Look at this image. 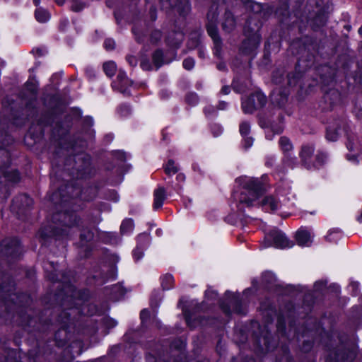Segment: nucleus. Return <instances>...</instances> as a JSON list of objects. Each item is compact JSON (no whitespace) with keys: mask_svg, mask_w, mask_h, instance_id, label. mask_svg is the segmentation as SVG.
Instances as JSON below:
<instances>
[{"mask_svg":"<svg viewBox=\"0 0 362 362\" xmlns=\"http://www.w3.org/2000/svg\"><path fill=\"white\" fill-rule=\"evenodd\" d=\"M240 187V192L233 194L236 207L243 211L245 207L259 206L265 211H274L281 206V204L273 196L262 198L264 188L257 179L243 176L235 180Z\"/></svg>","mask_w":362,"mask_h":362,"instance_id":"obj_1","label":"nucleus"},{"mask_svg":"<svg viewBox=\"0 0 362 362\" xmlns=\"http://www.w3.org/2000/svg\"><path fill=\"white\" fill-rule=\"evenodd\" d=\"M54 219L60 221L62 228H58V227L54 228L50 235L59 238L68 237L70 235V231L72 228L76 227L81 231L80 239L82 245H85L93 239V231L83 226L81 228V220L74 212H60L54 215Z\"/></svg>","mask_w":362,"mask_h":362,"instance_id":"obj_2","label":"nucleus"},{"mask_svg":"<svg viewBox=\"0 0 362 362\" xmlns=\"http://www.w3.org/2000/svg\"><path fill=\"white\" fill-rule=\"evenodd\" d=\"M293 245V243L290 242L283 233L276 229H272L269 233H266L262 247L265 248L274 246L284 249L291 247Z\"/></svg>","mask_w":362,"mask_h":362,"instance_id":"obj_3","label":"nucleus"},{"mask_svg":"<svg viewBox=\"0 0 362 362\" xmlns=\"http://www.w3.org/2000/svg\"><path fill=\"white\" fill-rule=\"evenodd\" d=\"M266 102V96L262 93L257 92L243 99L242 108L245 113H252L255 110L262 107Z\"/></svg>","mask_w":362,"mask_h":362,"instance_id":"obj_4","label":"nucleus"},{"mask_svg":"<svg viewBox=\"0 0 362 362\" xmlns=\"http://www.w3.org/2000/svg\"><path fill=\"white\" fill-rule=\"evenodd\" d=\"M21 251V247L16 238H6L0 243V253L4 256L16 257Z\"/></svg>","mask_w":362,"mask_h":362,"instance_id":"obj_5","label":"nucleus"},{"mask_svg":"<svg viewBox=\"0 0 362 362\" xmlns=\"http://www.w3.org/2000/svg\"><path fill=\"white\" fill-rule=\"evenodd\" d=\"M314 151V146L307 144L302 146L299 153L302 165L308 170L315 168V165L312 160Z\"/></svg>","mask_w":362,"mask_h":362,"instance_id":"obj_6","label":"nucleus"},{"mask_svg":"<svg viewBox=\"0 0 362 362\" xmlns=\"http://www.w3.org/2000/svg\"><path fill=\"white\" fill-rule=\"evenodd\" d=\"M132 81L127 78L126 74L119 71L116 81L112 83V87L124 94H129L127 87L132 85Z\"/></svg>","mask_w":362,"mask_h":362,"instance_id":"obj_7","label":"nucleus"},{"mask_svg":"<svg viewBox=\"0 0 362 362\" xmlns=\"http://www.w3.org/2000/svg\"><path fill=\"white\" fill-rule=\"evenodd\" d=\"M207 33L212 38L214 45V54L219 57L221 50V42L218 34L217 28L212 23L207 25Z\"/></svg>","mask_w":362,"mask_h":362,"instance_id":"obj_8","label":"nucleus"},{"mask_svg":"<svg viewBox=\"0 0 362 362\" xmlns=\"http://www.w3.org/2000/svg\"><path fill=\"white\" fill-rule=\"evenodd\" d=\"M261 37L258 33H254L251 37L245 40L242 45V50L245 53H250L255 49L260 43Z\"/></svg>","mask_w":362,"mask_h":362,"instance_id":"obj_9","label":"nucleus"},{"mask_svg":"<svg viewBox=\"0 0 362 362\" xmlns=\"http://www.w3.org/2000/svg\"><path fill=\"white\" fill-rule=\"evenodd\" d=\"M312 234L306 229H300L296 232V239L300 246L308 247L312 243Z\"/></svg>","mask_w":362,"mask_h":362,"instance_id":"obj_10","label":"nucleus"},{"mask_svg":"<svg viewBox=\"0 0 362 362\" xmlns=\"http://www.w3.org/2000/svg\"><path fill=\"white\" fill-rule=\"evenodd\" d=\"M226 296L228 298L230 299V306H232L233 312L238 314L245 313L244 310L241 308L240 305L239 294L232 293L229 291H227L226 293Z\"/></svg>","mask_w":362,"mask_h":362,"instance_id":"obj_11","label":"nucleus"},{"mask_svg":"<svg viewBox=\"0 0 362 362\" xmlns=\"http://www.w3.org/2000/svg\"><path fill=\"white\" fill-rule=\"evenodd\" d=\"M149 235L147 233H143L139 235L138 242L139 245L133 251V257L135 261H138L144 256V248L140 246L142 242H148Z\"/></svg>","mask_w":362,"mask_h":362,"instance_id":"obj_12","label":"nucleus"},{"mask_svg":"<svg viewBox=\"0 0 362 362\" xmlns=\"http://www.w3.org/2000/svg\"><path fill=\"white\" fill-rule=\"evenodd\" d=\"M166 198L165 190L163 187H158L157 189L154 191V202H153V209L157 210L163 204V202Z\"/></svg>","mask_w":362,"mask_h":362,"instance_id":"obj_13","label":"nucleus"},{"mask_svg":"<svg viewBox=\"0 0 362 362\" xmlns=\"http://www.w3.org/2000/svg\"><path fill=\"white\" fill-rule=\"evenodd\" d=\"M262 282L269 289L272 288L273 287H274L277 285L276 284V279L275 277V275L270 272H267L263 274Z\"/></svg>","mask_w":362,"mask_h":362,"instance_id":"obj_14","label":"nucleus"},{"mask_svg":"<svg viewBox=\"0 0 362 362\" xmlns=\"http://www.w3.org/2000/svg\"><path fill=\"white\" fill-rule=\"evenodd\" d=\"M235 26V21L230 13H226L225 21L223 23V28L226 32H230Z\"/></svg>","mask_w":362,"mask_h":362,"instance_id":"obj_15","label":"nucleus"},{"mask_svg":"<svg viewBox=\"0 0 362 362\" xmlns=\"http://www.w3.org/2000/svg\"><path fill=\"white\" fill-rule=\"evenodd\" d=\"M134 227V221L131 218L125 219L122 221L120 230L122 233L127 234L132 232Z\"/></svg>","mask_w":362,"mask_h":362,"instance_id":"obj_16","label":"nucleus"},{"mask_svg":"<svg viewBox=\"0 0 362 362\" xmlns=\"http://www.w3.org/2000/svg\"><path fill=\"white\" fill-rule=\"evenodd\" d=\"M174 279L171 274H167L161 278V286L163 289L169 290L173 287Z\"/></svg>","mask_w":362,"mask_h":362,"instance_id":"obj_17","label":"nucleus"},{"mask_svg":"<svg viewBox=\"0 0 362 362\" xmlns=\"http://www.w3.org/2000/svg\"><path fill=\"white\" fill-rule=\"evenodd\" d=\"M103 69L107 76L112 77L116 73L117 66L112 61L107 62L103 64Z\"/></svg>","mask_w":362,"mask_h":362,"instance_id":"obj_18","label":"nucleus"},{"mask_svg":"<svg viewBox=\"0 0 362 362\" xmlns=\"http://www.w3.org/2000/svg\"><path fill=\"white\" fill-rule=\"evenodd\" d=\"M281 150L284 153H289L293 150V144L291 141L286 136H281L279 141Z\"/></svg>","mask_w":362,"mask_h":362,"instance_id":"obj_19","label":"nucleus"},{"mask_svg":"<svg viewBox=\"0 0 362 362\" xmlns=\"http://www.w3.org/2000/svg\"><path fill=\"white\" fill-rule=\"evenodd\" d=\"M179 170V167L175 163L173 160H168L165 166V173L168 175H175Z\"/></svg>","mask_w":362,"mask_h":362,"instance_id":"obj_20","label":"nucleus"},{"mask_svg":"<svg viewBox=\"0 0 362 362\" xmlns=\"http://www.w3.org/2000/svg\"><path fill=\"white\" fill-rule=\"evenodd\" d=\"M35 18L40 23H45L49 18L48 12L41 8L35 11Z\"/></svg>","mask_w":362,"mask_h":362,"instance_id":"obj_21","label":"nucleus"},{"mask_svg":"<svg viewBox=\"0 0 362 362\" xmlns=\"http://www.w3.org/2000/svg\"><path fill=\"white\" fill-rule=\"evenodd\" d=\"M163 54L161 50H156L153 54V61L154 64L159 68L163 64Z\"/></svg>","mask_w":362,"mask_h":362,"instance_id":"obj_22","label":"nucleus"},{"mask_svg":"<svg viewBox=\"0 0 362 362\" xmlns=\"http://www.w3.org/2000/svg\"><path fill=\"white\" fill-rule=\"evenodd\" d=\"M5 177L8 180L14 182H18L20 179L19 173L16 170H12L11 172L6 173Z\"/></svg>","mask_w":362,"mask_h":362,"instance_id":"obj_23","label":"nucleus"},{"mask_svg":"<svg viewBox=\"0 0 362 362\" xmlns=\"http://www.w3.org/2000/svg\"><path fill=\"white\" fill-rule=\"evenodd\" d=\"M250 125L246 122H243L240 124V133L243 136H246L250 133Z\"/></svg>","mask_w":362,"mask_h":362,"instance_id":"obj_24","label":"nucleus"},{"mask_svg":"<svg viewBox=\"0 0 362 362\" xmlns=\"http://www.w3.org/2000/svg\"><path fill=\"white\" fill-rule=\"evenodd\" d=\"M339 134L334 129H332L329 127L327 129V139L329 141H334L337 139Z\"/></svg>","mask_w":362,"mask_h":362,"instance_id":"obj_25","label":"nucleus"},{"mask_svg":"<svg viewBox=\"0 0 362 362\" xmlns=\"http://www.w3.org/2000/svg\"><path fill=\"white\" fill-rule=\"evenodd\" d=\"M186 101L188 104L194 105L198 103V97L196 93H189L186 96Z\"/></svg>","mask_w":362,"mask_h":362,"instance_id":"obj_26","label":"nucleus"},{"mask_svg":"<svg viewBox=\"0 0 362 362\" xmlns=\"http://www.w3.org/2000/svg\"><path fill=\"white\" fill-rule=\"evenodd\" d=\"M326 158L327 156L324 153H319L318 154H317L316 162L314 163L315 165V168H317L318 166L322 165L324 163Z\"/></svg>","mask_w":362,"mask_h":362,"instance_id":"obj_27","label":"nucleus"},{"mask_svg":"<svg viewBox=\"0 0 362 362\" xmlns=\"http://www.w3.org/2000/svg\"><path fill=\"white\" fill-rule=\"evenodd\" d=\"M182 64L185 69L190 70L194 66V60L192 58H187L183 61Z\"/></svg>","mask_w":362,"mask_h":362,"instance_id":"obj_28","label":"nucleus"},{"mask_svg":"<svg viewBox=\"0 0 362 362\" xmlns=\"http://www.w3.org/2000/svg\"><path fill=\"white\" fill-rule=\"evenodd\" d=\"M115 45V41L112 39H106L104 42V47L107 50L113 49Z\"/></svg>","mask_w":362,"mask_h":362,"instance_id":"obj_29","label":"nucleus"},{"mask_svg":"<svg viewBox=\"0 0 362 362\" xmlns=\"http://www.w3.org/2000/svg\"><path fill=\"white\" fill-rule=\"evenodd\" d=\"M277 94L274 92L272 95V99L274 101V103H276L278 105H281L284 103L285 100H286V96H281L280 100H278L276 98Z\"/></svg>","mask_w":362,"mask_h":362,"instance_id":"obj_30","label":"nucleus"},{"mask_svg":"<svg viewBox=\"0 0 362 362\" xmlns=\"http://www.w3.org/2000/svg\"><path fill=\"white\" fill-rule=\"evenodd\" d=\"M204 114L207 116H211L216 112V109L212 105H207L204 109Z\"/></svg>","mask_w":362,"mask_h":362,"instance_id":"obj_31","label":"nucleus"},{"mask_svg":"<svg viewBox=\"0 0 362 362\" xmlns=\"http://www.w3.org/2000/svg\"><path fill=\"white\" fill-rule=\"evenodd\" d=\"M118 111L122 116H127L130 112V108L127 105H121Z\"/></svg>","mask_w":362,"mask_h":362,"instance_id":"obj_32","label":"nucleus"},{"mask_svg":"<svg viewBox=\"0 0 362 362\" xmlns=\"http://www.w3.org/2000/svg\"><path fill=\"white\" fill-rule=\"evenodd\" d=\"M253 144V139L252 137L243 136V146L245 148H248L252 146Z\"/></svg>","mask_w":362,"mask_h":362,"instance_id":"obj_33","label":"nucleus"},{"mask_svg":"<svg viewBox=\"0 0 362 362\" xmlns=\"http://www.w3.org/2000/svg\"><path fill=\"white\" fill-rule=\"evenodd\" d=\"M339 235L338 231H329L327 235L326 236V240L329 242H334L336 240L335 236Z\"/></svg>","mask_w":362,"mask_h":362,"instance_id":"obj_34","label":"nucleus"},{"mask_svg":"<svg viewBox=\"0 0 362 362\" xmlns=\"http://www.w3.org/2000/svg\"><path fill=\"white\" fill-rule=\"evenodd\" d=\"M356 146L357 144L355 142L354 139H349L346 147L350 151H354L356 148Z\"/></svg>","mask_w":362,"mask_h":362,"instance_id":"obj_35","label":"nucleus"},{"mask_svg":"<svg viewBox=\"0 0 362 362\" xmlns=\"http://www.w3.org/2000/svg\"><path fill=\"white\" fill-rule=\"evenodd\" d=\"M326 286V282L324 281H316L314 288L315 291H320Z\"/></svg>","mask_w":362,"mask_h":362,"instance_id":"obj_36","label":"nucleus"},{"mask_svg":"<svg viewBox=\"0 0 362 362\" xmlns=\"http://www.w3.org/2000/svg\"><path fill=\"white\" fill-rule=\"evenodd\" d=\"M140 317L142 322L146 320L149 317V311L146 309H144L141 311Z\"/></svg>","mask_w":362,"mask_h":362,"instance_id":"obj_37","label":"nucleus"},{"mask_svg":"<svg viewBox=\"0 0 362 362\" xmlns=\"http://www.w3.org/2000/svg\"><path fill=\"white\" fill-rule=\"evenodd\" d=\"M127 60L128 63L132 66H135L137 64V59L134 56H127Z\"/></svg>","mask_w":362,"mask_h":362,"instance_id":"obj_38","label":"nucleus"},{"mask_svg":"<svg viewBox=\"0 0 362 362\" xmlns=\"http://www.w3.org/2000/svg\"><path fill=\"white\" fill-rule=\"evenodd\" d=\"M112 290H113V293H117L118 292L119 297L123 296L124 295V292L123 289L121 288L120 286L115 285L112 288Z\"/></svg>","mask_w":362,"mask_h":362,"instance_id":"obj_39","label":"nucleus"},{"mask_svg":"<svg viewBox=\"0 0 362 362\" xmlns=\"http://www.w3.org/2000/svg\"><path fill=\"white\" fill-rule=\"evenodd\" d=\"M205 296L206 298H215L217 294L214 291L208 289L206 291Z\"/></svg>","mask_w":362,"mask_h":362,"instance_id":"obj_40","label":"nucleus"},{"mask_svg":"<svg viewBox=\"0 0 362 362\" xmlns=\"http://www.w3.org/2000/svg\"><path fill=\"white\" fill-rule=\"evenodd\" d=\"M141 67L144 70H150L151 69V64L148 60H143L141 62Z\"/></svg>","mask_w":362,"mask_h":362,"instance_id":"obj_41","label":"nucleus"},{"mask_svg":"<svg viewBox=\"0 0 362 362\" xmlns=\"http://www.w3.org/2000/svg\"><path fill=\"white\" fill-rule=\"evenodd\" d=\"M213 134L215 136H218L222 132V128L218 125H215L213 129Z\"/></svg>","mask_w":362,"mask_h":362,"instance_id":"obj_42","label":"nucleus"},{"mask_svg":"<svg viewBox=\"0 0 362 362\" xmlns=\"http://www.w3.org/2000/svg\"><path fill=\"white\" fill-rule=\"evenodd\" d=\"M358 286L359 284L358 282H351L349 285V287L351 288L354 295L357 293Z\"/></svg>","mask_w":362,"mask_h":362,"instance_id":"obj_43","label":"nucleus"},{"mask_svg":"<svg viewBox=\"0 0 362 362\" xmlns=\"http://www.w3.org/2000/svg\"><path fill=\"white\" fill-rule=\"evenodd\" d=\"M152 40H153V42H156L158 41V40H160L161 38V33L160 31H155L153 34H152Z\"/></svg>","mask_w":362,"mask_h":362,"instance_id":"obj_44","label":"nucleus"},{"mask_svg":"<svg viewBox=\"0 0 362 362\" xmlns=\"http://www.w3.org/2000/svg\"><path fill=\"white\" fill-rule=\"evenodd\" d=\"M221 92L225 94V95H227L230 92V88L228 86H224L221 89Z\"/></svg>","mask_w":362,"mask_h":362,"instance_id":"obj_45","label":"nucleus"},{"mask_svg":"<svg viewBox=\"0 0 362 362\" xmlns=\"http://www.w3.org/2000/svg\"><path fill=\"white\" fill-rule=\"evenodd\" d=\"M347 159L350 161L355 162L356 160V155H347Z\"/></svg>","mask_w":362,"mask_h":362,"instance_id":"obj_46","label":"nucleus"},{"mask_svg":"<svg viewBox=\"0 0 362 362\" xmlns=\"http://www.w3.org/2000/svg\"><path fill=\"white\" fill-rule=\"evenodd\" d=\"M177 180L179 181H184L185 180V176L184 174L180 173L177 175Z\"/></svg>","mask_w":362,"mask_h":362,"instance_id":"obj_47","label":"nucleus"},{"mask_svg":"<svg viewBox=\"0 0 362 362\" xmlns=\"http://www.w3.org/2000/svg\"><path fill=\"white\" fill-rule=\"evenodd\" d=\"M227 107V103L225 102H221L219 103L218 109L219 110H224Z\"/></svg>","mask_w":362,"mask_h":362,"instance_id":"obj_48","label":"nucleus"},{"mask_svg":"<svg viewBox=\"0 0 362 362\" xmlns=\"http://www.w3.org/2000/svg\"><path fill=\"white\" fill-rule=\"evenodd\" d=\"M221 307H222V309L226 313V314H230L231 313L230 311V309L224 306L223 305H221Z\"/></svg>","mask_w":362,"mask_h":362,"instance_id":"obj_49","label":"nucleus"},{"mask_svg":"<svg viewBox=\"0 0 362 362\" xmlns=\"http://www.w3.org/2000/svg\"><path fill=\"white\" fill-rule=\"evenodd\" d=\"M132 31L136 36V40L139 42L141 41V39L140 38V37L137 36L136 28H133Z\"/></svg>","mask_w":362,"mask_h":362,"instance_id":"obj_50","label":"nucleus"},{"mask_svg":"<svg viewBox=\"0 0 362 362\" xmlns=\"http://www.w3.org/2000/svg\"><path fill=\"white\" fill-rule=\"evenodd\" d=\"M218 69L219 70H223L225 69V65L222 64H220L218 65Z\"/></svg>","mask_w":362,"mask_h":362,"instance_id":"obj_51","label":"nucleus"},{"mask_svg":"<svg viewBox=\"0 0 362 362\" xmlns=\"http://www.w3.org/2000/svg\"><path fill=\"white\" fill-rule=\"evenodd\" d=\"M118 154H119V157L121 158V159L124 158V153L119 151Z\"/></svg>","mask_w":362,"mask_h":362,"instance_id":"obj_52","label":"nucleus"},{"mask_svg":"<svg viewBox=\"0 0 362 362\" xmlns=\"http://www.w3.org/2000/svg\"><path fill=\"white\" fill-rule=\"evenodd\" d=\"M57 3L59 5H62L64 3V0H57Z\"/></svg>","mask_w":362,"mask_h":362,"instance_id":"obj_53","label":"nucleus"},{"mask_svg":"<svg viewBox=\"0 0 362 362\" xmlns=\"http://www.w3.org/2000/svg\"><path fill=\"white\" fill-rule=\"evenodd\" d=\"M358 222L362 223V212L361 214L357 218Z\"/></svg>","mask_w":362,"mask_h":362,"instance_id":"obj_54","label":"nucleus"},{"mask_svg":"<svg viewBox=\"0 0 362 362\" xmlns=\"http://www.w3.org/2000/svg\"><path fill=\"white\" fill-rule=\"evenodd\" d=\"M40 0H33V2L35 6H38L40 4Z\"/></svg>","mask_w":362,"mask_h":362,"instance_id":"obj_55","label":"nucleus"},{"mask_svg":"<svg viewBox=\"0 0 362 362\" xmlns=\"http://www.w3.org/2000/svg\"><path fill=\"white\" fill-rule=\"evenodd\" d=\"M19 198L21 199H28V197L26 195H21Z\"/></svg>","mask_w":362,"mask_h":362,"instance_id":"obj_56","label":"nucleus"},{"mask_svg":"<svg viewBox=\"0 0 362 362\" xmlns=\"http://www.w3.org/2000/svg\"><path fill=\"white\" fill-rule=\"evenodd\" d=\"M282 130H283V128H282V127H279V128L276 131V133H280V132H282Z\"/></svg>","mask_w":362,"mask_h":362,"instance_id":"obj_57","label":"nucleus"},{"mask_svg":"<svg viewBox=\"0 0 362 362\" xmlns=\"http://www.w3.org/2000/svg\"><path fill=\"white\" fill-rule=\"evenodd\" d=\"M358 33L362 35V26L358 29Z\"/></svg>","mask_w":362,"mask_h":362,"instance_id":"obj_58","label":"nucleus"},{"mask_svg":"<svg viewBox=\"0 0 362 362\" xmlns=\"http://www.w3.org/2000/svg\"><path fill=\"white\" fill-rule=\"evenodd\" d=\"M58 194H59V192H56V193H54V194H53V197H57Z\"/></svg>","mask_w":362,"mask_h":362,"instance_id":"obj_59","label":"nucleus"},{"mask_svg":"<svg viewBox=\"0 0 362 362\" xmlns=\"http://www.w3.org/2000/svg\"><path fill=\"white\" fill-rule=\"evenodd\" d=\"M186 321H187V324H188L189 325H189V320L188 318H187V319H186Z\"/></svg>","mask_w":362,"mask_h":362,"instance_id":"obj_60","label":"nucleus"},{"mask_svg":"<svg viewBox=\"0 0 362 362\" xmlns=\"http://www.w3.org/2000/svg\"><path fill=\"white\" fill-rule=\"evenodd\" d=\"M186 8H187V10L189 9V6H188L187 3L186 4Z\"/></svg>","mask_w":362,"mask_h":362,"instance_id":"obj_61","label":"nucleus"},{"mask_svg":"<svg viewBox=\"0 0 362 362\" xmlns=\"http://www.w3.org/2000/svg\"><path fill=\"white\" fill-rule=\"evenodd\" d=\"M199 54H200V56H202V57L203 53H202V52H199Z\"/></svg>","mask_w":362,"mask_h":362,"instance_id":"obj_62","label":"nucleus"},{"mask_svg":"<svg viewBox=\"0 0 362 362\" xmlns=\"http://www.w3.org/2000/svg\"><path fill=\"white\" fill-rule=\"evenodd\" d=\"M326 362H329V360L327 359Z\"/></svg>","mask_w":362,"mask_h":362,"instance_id":"obj_63","label":"nucleus"},{"mask_svg":"<svg viewBox=\"0 0 362 362\" xmlns=\"http://www.w3.org/2000/svg\"><path fill=\"white\" fill-rule=\"evenodd\" d=\"M361 299H362V296H361Z\"/></svg>","mask_w":362,"mask_h":362,"instance_id":"obj_64","label":"nucleus"}]
</instances>
